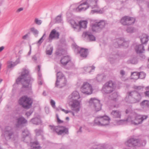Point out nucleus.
I'll list each match as a JSON object with an SVG mask.
<instances>
[{
    "label": "nucleus",
    "instance_id": "f257e3e1",
    "mask_svg": "<svg viewBox=\"0 0 149 149\" xmlns=\"http://www.w3.org/2000/svg\"><path fill=\"white\" fill-rule=\"evenodd\" d=\"M98 0H89L88 2L85 1L81 4L77 8L74 9V10L76 12H80L84 11L91 7V8H97L91 10V13L94 14L95 13L99 14L103 13L104 11L103 9L100 8L97 4Z\"/></svg>",
    "mask_w": 149,
    "mask_h": 149
},
{
    "label": "nucleus",
    "instance_id": "f03ea898",
    "mask_svg": "<svg viewBox=\"0 0 149 149\" xmlns=\"http://www.w3.org/2000/svg\"><path fill=\"white\" fill-rule=\"evenodd\" d=\"M28 70L24 68L22 69L21 74L16 80V83L18 84L20 82L22 85V89L24 90L31 89V83L33 81Z\"/></svg>",
    "mask_w": 149,
    "mask_h": 149
},
{
    "label": "nucleus",
    "instance_id": "7ed1b4c3",
    "mask_svg": "<svg viewBox=\"0 0 149 149\" xmlns=\"http://www.w3.org/2000/svg\"><path fill=\"white\" fill-rule=\"evenodd\" d=\"M80 98L79 93L76 91H74L68 97V101L72 111L78 112L80 110V102L78 100Z\"/></svg>",
    "mask_w": 149,
    "mask_h": 149
},
{
    "label": "nucleus",
    "instance_id": "20e7f679",
    "mask_svg": "<svg viewBox=\"0 0 149 149\" xmlns=\"http://www.w3.org/2000/svg\"><path fill=\"white\" fill-rule=\"evenodd\" d=\"M141 99L140 94L136 91L128 92L125 98L126 102L131 104L139 102Z\"/></svg>",
    "mask_w": 149,
    "mask_h": 149
},
{
    "label": "nucleus",
    "instance_id": "39448f33",
    "mask_svg": "<svg viewBox=\"0 0 149 149\" xmlns=\"http://www.w3.org/2000/svg\"><path fill=\"white\" fill-rule=\"evenodd\" d=\"M2 136L6 141L15 140V136L13 129L10 126H6L3 130Z\"/></svg>",
    "mask_w": 149,
    "mask_h": 149
},
{
    "label": "nucleus",
    "instance_id": "423d86ee",
    "mask_svg": "<svg viewBox=\"0 0 149 149\" xmlns=\"http://www.w3.org/2000/svg\"><path fill=\"white\" fill-rule=\"evenodd\" d=\"M109 118L106 116H99L95 118L94 121V125L104 126L109 123Z\"/></svg>",
    "mask_w": 149,
    "mask_h": 149
},
{
    "label": "nucleus",
    "instance_id": "0eeeda50",
    "mask_svg": "<svg viewBox=\"0 0 149 149\" xmlns=\"http://www.w3.org/2000/svg\"><path fill=\"white\" fill-rule=\"evenodd\" d=\"M147 117V116L140 115L134 113L133 114L131 118L129 117L126 120L129 121L130 119H131V123L135 125H137L141 123L143 121L146 119Z\"/></svg>",
    "mask_w": 149,
    "mask_h": 149
},
{
    "label": "nucleus",
    "instance_id": "6e6552de",
    "mask_svg": "<svg viewBox=\"0 0 149 149\" xmlns=\"http://www.w3.org/2000/svg\"><path fill=\"white\" fill-rule=\"evenodd\" d=\"M67 80L64 75L61 72H58L56 74V80L55 86L62 88L66 85Z\"/></svg>",
    "mask_w": 149,
    "mask_h": 149
},
{
    "label": "nucleus",
    "instance_id": "1a4fd4ad",
    "mask_svg": "<svg viewBox=\"0 0 149 149\" xmlns=\"http://www.w3.org/2000/svg\"><path fill=\"white\" fill-rule=\"evenodd\" d=\"M70 22L72 26L77 31H79L81 28H86L88 23L86 20L80 21L77 23L73 20H70Z\"/></svg>",
    "mask_w": 149,
    "mask_h": 149
},
{
    "label": "nucleus",
    "instance_id": "9d476101",
    "mask_svg": "<svg viewBox=\"0 0 149 149\" xmlns=\"http://www.w3.org/2000/svg\"><path fill=\"white\" fill-rule=\"evenodd\" d=\"M19 102L24 108L28 109L31 107L32 101L30 97L26 96H23L20 99Z\"/></svg>",
    "mask_w": 149,
    "mask_h": 149
},
{
    "label": "nucleus",
    "instance_id": "9b49d317",
    "mask_svg": "<svg viewBox=\"0 0 149 149\" xmlns=\"http://www.w3.org/2000/svg\"><path fill=\"white\" fill-rule=\"evenodd\" d=\"M89 105L93 107L96 111H100L101 109L102 105L100 101L95 98H91L89 101Z\"/></svg>",
    "mask_w": 149,
    "mask_h": 149
},
{
    "label": "nucleus",
    "instance_id": "f8f14e48",
    "mask_svg": "<svg viewBox=\"0 0 149 149\" xmlns=\"http://www.w3.org/2000/svg\"><path fill=\"white\" fill-rule=\"evenodd\" d=\"M81 91L84 94L90 95L92 93L93 91L92 86L87 82H84L81 88Z\"/></svg>",
    "mask_w": 149,
    "mask_h": 149
},
{
    "label": "nucleus",
    "instance_id": "ddd939ff",
    "mask_svg": "<svg viewBox=\"0 0 149 149\" xmlns=\"http://www.w3.org/2000/svg\"><path fill=\"white\" fill-rule=\"evenodd\" d=\"M135 21V19L132 17L125 16L122 17L120 22L124 26H129L134 24Z\"/></svg>",
    "mask_w": 149,
    "mask_h": 149
},
{
    "label": "nucleus",
    "instance_id": "4468645a",
    "mask_svg": "<svg viewBox=\"0 0 149 149\" xmlns=\"http://www.w3.org/2000/svg\"><path fill=\"white\" fill-rule=\"evenodd\" d=\"M105 24V21L103 20L96 22L92 24V30L94 31L98 32L104 27Z\"/></svg>",
    "mask_w": 149,
    "mask_h": 149
},
{
    "label": "nucleus",
    "instance_id": "2eb2a0df",
    "mask_svg": "<svg viewBox=\"0 0 149 149\" xmlns=\"http://www.w3.org/2000/svg\"><path fill=\"white\" fill-rule=\"evenodd\" d=\"M72 46L75 47L76 49H77V54H79L81 57L85 58L87 57L88 53L87 49L79 47L75 44H72Z\"/></svg>",
    "mask_w": 149,
    "mask_h": 149
},
{
    "label": "nucleus",
    "instance_id": "dca6fc26",
    "mask_svg": "<svg viewBox=\"0 0 149 149\" xmlns=\"http://www.w3.org/2000/svg\"><path fill=\"white\" fill-rule=\"evenodd\" d=\"M140 139H136L134 137H131L129 139L125 142L126 146L128 147H134L138 146L140 145Z\"/></svg>",
    "mask_w": 149,
    "mask_h": 149
},
{
    "label": "nucleus",
    "instance_id": "f3484780",
    "mask_svg": "<svg viewBox=\"0 0 149 149\" xmlns=\"http://www.w3.org/2000/svg\"><path fill=\"white\" fill-rule=\"evenodd\" d=\"M128 44L129 42L125 41L123 38H119L116 40V42L114 44V46L116 48H118L121 46L127 47Z\"/></svg>",
    "mask_w": 149,
    "mask_h": 149
},
{
    "label": "nucleus",
    "instance_id": "a211bd4d",
    "mask_svg": "<svg viewBox=\"0 0 149 149\" xmlns=\"http://www.w3.org/2000/svg\"><path fill=\"white\" fill-rule=\"evenodd\" d=\"M27 123V120L26 119L22 116H21L16 119V126L17 127H22Z\"/></svg>",
    "mask_w": 149,
    "mask_h": 149
},
{
    "label": "nucleus",
    "instance_id": "6ab92c4d",
    "mask_svg": "<svg viewBox=\"0 0 149 149\" xmlns=\"http://www.w3.org/2000/svg\"><path fill=\"white\" fill-rule=\"evenodd\" d=\"M69 129L65 126H58L57 134L58 135H68L69 134Z\"/></svg>",
    "mask_w": 149,
    "mask_h": 149
},
{
    "label": "nucleus",
    "instance_id": "aec40b11",
    "mask_svg": "<svg viewBox=\"0 0 149 149\" xmlns=\"http://www.w3.org/2000/svg\"><path fill=\"white\" fill-rule=\"evenodd\" d=\"M59 33L55 29H53L49 34V39H52L54 38L58 39L59 38Z\"/></svg>",
    "mask_w": 149,
    "mask_h": 149
},
{
    "label": "nucleus",
    "instance_id": "412c9836",
    "mask_svg": "<svg viewBox=\"0 0 149 149\" xmlns=\"http://www.w3.org/2000/svg\"><path fill=\"white\" fill-rule=\"evenodd\" d=\"M86 37L88 39L91 41H93L95 40V37L92 35L90 32L87 31L83 33Z\"/></svg>",
    "mask_w": 149,
    "mask_h": 149
},
{
    "label": "nucleus",
    "instance_id": "4be33fe9",
    "mask_svg": "<svg viewBox=\"0 0 149 149\" xmlns=\"http://www.w3.org/2000/svg\"><path fill=\"white\" fill-rule=\"evenodd\" d=\"M70 57L68 56H65L62 58L60 62L63 65L65 66L68 63L70 60Z\"/></svg>",
    "mask_w": 149,
    "mask_h": 149
},
{
    "label": "nucleus",
    "instance_id": "5701e85b",
    "mask_svg": "<svg viewBox=\"0 0 149 149\" xmlns=\"http://www.w3.org/2000/svg\"><path fill=\"white\" fill-rule=\"evenodd\" d=\"M135 49L136 53L137 54L142 53L144 51V46L141 44L136 45L135 48Z\"/></svg>",
    "mask_w": 149,
    "mask_h": 149
},
{
    "label": "nucleus",
    "instance_id": "b1692460",
    "mask_svg": "<svg viewBox=\"0 0 149 149\" xmlns=\"http://www.w3.org/2000/svg\"><path fill=\"white\" fill-rule=\"evenodd\" d=\"M111 115L114 118H120L121 113L118 110H113L111 113Z\"/></svg>",
    "mask_w": 149,
    "mask_h": 149
},
{
    "label": "nucleus",
    "instance_id": "393cba45",
    "mask_svg": "<svg viewBox=\"0 0 149 149\" xmlns=\"http://www.w3.org/2000/svg\"><path fill=\"white\" fill-rule=\"evenodd\" d=\"M31 149H41V147L39 145L38 141L33 142H31Z\"/></svg>",
    "mask_w": 149,
    "mask_h": 149
},
{
    "label": "nucleus",
    "instance_id": "a878e982",
    "mask_svg": "<svg viewBox=\"0 0 149 149\" xmlns=\"http://www.w3.org/2000/svg\"><path fill=\"white\" fill-rule=\"evenodd\" d=\"M140 40L143 44H146L148 41V36L146 34H143L140 38Z\"/></svg>",
    "mask_w": 149,
    "mask_h": 149
},
{
    "label": "nucleus",
    "instance_id": "bb28decb",
    "mask_svg": "<svg viewBox=\"0 0 149 149\" xmlns=\"http://www.w3.org/2000/svg\"><path fill=\"white\" fill-rule=\"evenodd\" d=\"M20 62V60L19 58L17 59L15 62H12L11 61L9 62L8 63V67L9 68H11L16 65Z\"/></svg>",
    "mask_w": 149,
    "mask_h": 149
},
{
    "label": "nucleus",
    "instance_id": "cd10ccee",
    "mask_svg": "<svg viewBox=\"0 0 149 149\" xmlns=\"http://www.w3.org/2000/svg\"><path fill=\"white\" fill-rule=\"evenodd\" d=\"M30 122L33 124L36 125H38L41 123V120L40 118L36 117L32 119Z\"/></svg>",
    "mask_w": 149,
    "mask_h": 149
},
{
    "label": "nucleus",
    "instance_id": "c85d7f7f",
    "mask_svg": "<svg viewBox=\"0 0 149 149\" xmlns=\"http://www.w3.org/2000/svg\"><path fill=\"white\" fill-rule=\"evenodd\" d=\"M103 91L106 93L109 94L110 93L112 92L114 90V88L108 87L107 86L106 87H103Z\"/></svg>",
    "mask_w": 149,
    "mask_h": 149
},
{
    "label": "nucleus",
    "instance_id": "c756f323",
    "mask_svg": "<svg viewBox=\"0 0 149 149\" xmlns=\"http://www.w3.org/2000/svg\"><path fill=\"white\" fill-rule=\"evenodd\" d=\"M110 146L108 145L104 144H100L98 145L97 146L93 149H108Z\"/></svg>",
    "mask_w": 149,
    "mask_h": 149
},
{
    "label": "nucleus",
    "instance_id": "7c9ffc66",
    "mask_svg": "<svg viewBox=\"0 0 149 149\" xmlns=\"http://www.w3.org/2000/svg\"><path fill=\"white\" fill-rule=\"evenodd\" d=\"M49 127L52 132H56L57 134L58 126H55L54 125H49Z\"/></svg>",
    "mask_w": 149,
    "mask_h": 149
},
{
    "label": "nucleus",
    "instance_id": "2f4dec72",
    "mask_svg": "<svg viewBox=\"0 0 149 149\" xmlns=\"http://www.w3.org/2000/svg\"><path fill=\"white\" fill-rule=\"evenodd\" d=\"M127 62L129 64H136L137 63L138 61L136 57H133L128 60Z\"/></svg>",
    "mask_w": 149,
    "mask_h": 149
},
{
    "label": "nucleus",
    "instance_id": "473e14b6",
    "mask_svg": "<svg viewBox=\"0 0 149 149\" xmlns=\"http://www.w3.org/2000/svg\"><path fill=\"white\" fill-rule=\"evenodd\" d=\"M22 140L23 141L26 143H28L29 142H30L31 143V135H29V136H22Z\"/></svg>",
    "mask_w": 149,
    "mask_h": 149
},
{
    "label": "nucleus",
    "instance_id": "72a5a7b5",
    "mask_svg": "<svg viewBox=\"0 0 149 149\" xmlns=\"http://www.w3.org/2000/svg\"><path fill=\"white\" fill-rule=\"evenodd\" d=\"M114 84L113 82L111 81H110L107 83L103 86V87H106L107 86L108 87L110 88H114Z\"/></svg>",
    "mask_w": 149,
    "mask_h": 149
},
{
    "label": "nucleus",
    "instance_id": "f704fd0d",
    "mask_svg": "<svg viewBox=\"0 0 149 149\" xmlns=\"http://www.w3.org/2000/svg\"><path fill=\"white\" fill-rule=\"evenodd\" d=\"M95 69V67L93 66H88L84 67V69L86 72L90 73L92 70H94Z\"/></svg>",
    "mask_w": 149,
    "mask_h": 149
},
{
    "label": "nucleus",
    "instance_id": "c9c22d12",
    "mask_svg": "<svg viewBox=\"0 0 149 149\" xmlns=\"http://www.w3.org/2000/svg\"><path fill=\"white\" fill-rule=\"evenodd\" d=\"M30 134L29 131L27 129H24L22 132V136L24 137L30 135Z\"/></svg>",
    "mask_w": 149,
    "mask_h": 149
},
{
    "label": "nucleus",
    "instance_id": "e433bc0d",
    "mask_svg": "<svg viewBox=\"0 0 149 149\" xmlns=\"http://www.w3.org/2000/svg\"><path fill=\"white\" fill-rule=\"evenodd\" d=\"M118 96V93L116 92H113L111 96V99L114 100H116Z\"/></svg>",
    "mask_w": 149,
    "mask_h": 149
},
{
    "label": "nucleus",
    "instance_id": "4c0bfd02",
    "mask_svg": "<svg viewBox=\"0 0 149 149\" xmlns=\"http://www.w3.org/2000/svg\"><path fill=\"white\" fill-rule=\"evenodd\" d=\"M139 76L138 77H137L136 78V79H139L140 78L141 79H143L144 78L146 77V74H145L143 72H139Z\"/></svg>",
    "mask_w": 149,
    "mask_h": 149
},
{
    "label": "nucleus",
    "instance_id": "58836bf2",
    "mask_svg": "<svg viewBox=\"0 0 149 149\" xmlns=\"http://www.w3.org/2000/svg\"><path fill=\"white\" fill-rule=\"evenodd\" d=\"M104 75L102 74H99L97 75L96 77V79L98 81L100 82L102 81L104 78Z\"/></svg>",
    "mask_w": 149,
    "mask_h": 149
},
{
    "label": "nucleus",
    "instance_id": "ea45409f",
    "mask_svg": "<svg viewBox=\"0 0 149 149\" xmlns=\"http://www.w3.org/2000/svg\"><path fill=\"white\" fill-rule=\"evenodd\" d=\"M126 31L128 33H132L135 31V29L132 27H129L127 28Z\"/></svg>",
    "mask_w": 149,
    "mask_h": 149
},
{
    "label": "nucleus",
    "instance_id": "a19ab883",
    "mask_svg": "<svg viewBox=\"0 0 149 149\" xmlns=\"http://www.w3.org/2000/svg\"><path fill=\"white\" fill-rule=\"evenodd\" d=\"M45 36V34L44 33L42 37L37 42V44L38 46H40L44 40L43 37Z\"/></svg>",
    "mask_w": 149,
    "mask_h": 149
},
{
    "label": "nucleus",
    "instance_id": "79ce46f5",
    "mask_svg": "<svg viewBox=\"0 0 149 149\" xmlns=\"http://www.w3.org/2000/svg\"><path fill=\"white\" fill-rule=\"evenodd\" d=\"M139 72H135L132 73L131 74V76L132 78L135 80H136L138 79H136L135 78H136L137 77L139 76Z\"/></svg>",
    "mask_w": 149,
    "mask_h": 149
},
{
    "label": "nucleus",
    "instance_id": "37998d69",
    "mask_svg": "<svg viewBox=\"0 0 149 149\" xmlns=\"http://www.w3.org/2000/svg\"><path fill=\"white\" fill-rule=\"evenodd\" d=\"M67 66V68L68 69H69L70 68H71L73 67L74 66V63L71 61V60L70 61L68 62V63L66 65Z\"/></svg>",
    "mask_w": 149,
    "mask_h": 149
},
{
    "label": "nucleus",
    "instance_id": "c03bdc74",
    "mask_svg": "<svg viewBox=\"0 0 149 149\" xmlns=\"http://www.w3.org/2000/svg\"><path fill=\"white\" fill-rule=\"evenodd\" d=\"M141 105H145L149 107V101L144 100L141 103Z\"/></svg>",
    "mask_w": 149,
    "mask_h": 149
},
{
    "label": "nucleus",
    "instance_id": "a18cd8bd",
    "mask_svg": "<svg viewBox=\"0 0 149 149\" xmlns=\"http://www.w3.org/2000/svg\"><path fill=\"white\" fill-rule=\"evenodd\" d=\"M30 30L31 31L33 32L34 35H37L38 34V31L37 29H36L34 28H31Z\"/></svg>",
    "mask_w": 149,
    "mask_h": 149
},
{
    "label": "nucleus",
    "instance_id": "49530a36",
    "mask_svg": "<svg viewBox=\"0 0 149 149\" xmlns=\"http://www.w3.org/2000/svg\"><path fill=\"white\" fill-rule=\"evenodd\" d=\"M61 15H58L56 18L55 20L57 23H59L61 22L62 19L61 18Z\"/></svg>",
    "mask_w": 149,
    "mask_h": 149
},
{
    "label": "nucleus",
    "instance_id": "de8ad7c7",
    "mask_svg": "<svg viewBox=\"0 0 149 149\" xmlns=\"http://www.w3.org/2000/svg\"><path fill=\"white\" fill-rule=\"evenodd\" d=\"M61 110L63 111L64 112H65V113H71L73 116H74V112L73 111V112H72V111H68V110H66L64 109H61Z\"/></svg>",
    "mask_w": 149,
    "mask_h": 149
},
{
    "label": "nucleus",
    "instance_id": "09e8293b",
    "mask_svg": "<svg viewBox=\"0 0 149 149\" xmlns=\"http://www.w3.org/2000/svg\"><path fill=\"white\" fill-rule=\"evenodd\" d=\"M35 23L38 25H40L42 23V21L38 19V18H36L34 20Z\"/></svg>",
    "mask_w": 149,
    "mask_h": 149
},
{
    "label": "nucleus",
    "instance_id": "8fccbe9b",
    "mask_svg": "<svg viewBox=\"0 0 149 149\" xmlns=\"http://www.w3.org/2000/svg\"><path fill=\"white\" fill-rule=\"evenodd\" d=\"M35 132L37 136H39L40 135L42 130L41 129H36L35 130Z\"/></svg>",
    "mask_w": 149,
    "mask_h": 149
},
{
    "label": "nucleus",
    "instance_id": "3c124183",
    "mask_svg": "<svg viewBox=\"0 0 149 149\" xmlns=\"http://www.w3.org/2000/svg\"><path fill=\"white\" fill-rule=\"evenodd\" d=\"M140 145L138 146H144L146 143V141L145 140H141L140 142Z\"/></svg>",
    "mask_w": 149,
    "mask_h": 149
},
{
    "label": "nucleus",
    "instance_id": "603ef678",
    "mask_svg": "<svg viewBox=\"0 0 149 149\" xmlns=\"http://www.w3.org/2000/svg\"><path fill=\"white\" fill-rule=\"evenodd\" d=\"M53 48L52 47H50V49L46 51V54L49 55H51L52 53Z\"/></svg>",
    "mask_w": 149,
    "mask_h": 149
},
{
    "label": "nucleus",
    "instance_id": "864d4df0",
    "mask_svg": "<svg viewBox=\"0 0 149 149\" xmlns=\"http://www.w3.org/2000/svg\"><path fill=\"white\" fill-rule=\"evenodd\" d=\"M32 112H33L31 111H27L25 115L26 116L28 117L29 116L31 115L32 113Z\"/></svg>",
    "mask_w": 149,
    "mask_h": 149
},
{
    "label": "nucleus",
    "instance_id": "5fc2aeb1",
    "mask_svg": "<svg viewBox=\"0 0 149 149\" xmlns=\"http://www.w3.org/2000/svg\"><path fill=\"white\" fill-rule=\"evenodd\" d=\"M50 103H51V104L52 106L53 107H54L55 106V101L54 100H51Z\"/></svg>",
    "mask_w": 149,
    "mask_h": 149
},
{
    "label": "nucleus",
    "instance_id": "6e6d98bb",
    "mask_svg": "<svg viewBox=\"0 0 149 149\" xmlns=\"http://www.w3.org/2000/svg\"><path fill=\"white\" fill-rule=\"evenodd\" d=\"M134 88L136 89L141 90L143 88V87L141 86H134Z\"/></svg>",
    "mask_w": 149,
    "mask_h": 149
},
{
    "label": "nucleus",
    "instance_id": "4d7b16f0",
    "mask_svg": "<svg viewBox=\"0 0 149 149\" xmlns=\"http://www.w3.org/2000/svg\"><path fill=\"white\" fill-rule=\"evenodd\" d=\"M126 121L125 120H120L118 122V124L121 125L123 124Z\"/></svg>",
    "mask_w": 149,
    "mask_h": 149
},
{
    "label": "nucleus",
    "instance_id": "13d9d810",
    "mask_svg": "<svg viewBox=\"0 0 149 149\" xmlns=\"http://www.w3.org/2000/svg\"><path fill=\"white\" fill-rule=\"evenodd\" d=\"M57 118V120L58 123H61L63 122V121L60 120L58 118V115L56 116Z\"/></svg>",
    "mask_w": 149,
    "mask_h": 149
},
{
    "label": "nucleus",
    "instance_id": "bf43d9fd",
    "mask_svg": "<svg viewBox=\"0 0 149 149\" xmlns=\"http://www.w3.org/2000/svg\"><path fill=\"white\" fill-rule=\"evenodd\" d=\"M125 72L123 70H121L120 71V74L122 76H123L125 74Z\"/></svg>",
    "mask_w": 149,
    "mask_h": 149
},
{
    "label": "nucleus",
    "instance_id": "052dcab7",
    "mask_svg": "<svg viewBox=\"0 0 149 149\" xmlns=\"http://www.w3.org/2000/svg\"><path fill=\"white\" fill-rule=\"evenodd\" d=\"M139 6V8H140V11H141V12H143L144 11V9L142 7V6L140 4H138Z\"/></svg>",
    "mask_w": 149,
    "mask_h": 149
},
{
    "label": "nucleus",
    "instance_id": "680f3d73",
    "mask_svg": "<svg viewBox=\"0 0 149 149\" xmlns=\"http://www.w3.org/2000/svg\"><path fill=\"white\" fill-rule=\"evenodd\" d=\"M23 10V8H20L18 9L16 11L17 13H19L20 11H22Z\"/></svg>",
    "mask_w": 149,
    "mask_h": 149
},
{
    "label": "nucleus",
    "instance_id": "e2e57ef3",
    "mask_svg": "<svg viewBox=\"0 0 149 149\" xmlns=\"http://www.w3.org/2000/svg\"><path fill=\"white\" fill-rule=\"evenodd\" d=\"M143 0H136V3L137 4H139L142 2Z\"/></svg>",
    "mask_w": 149,
    "mask_h": 149
},
{
    "label": "nucleus",
    "instance_id": "0e129e2a",
    "mask_svg": "<svg viewBox=\"0 0 149 149\" xmlns=\"http://www.w3.org/2000/svg\"><path fill=\"white\" fill-rule=\"evenodd\" d=\"M145 94L146 96L149 97V91H146L145 92Z\"/></svg>",
    "mask_w": 149,
    "mask_h": 149
},
{
    "label": "nucleus",
    "instance_id": "69168bd1",
    "mask_svg": "<svg viewBox=\"0 0 149 149\" xmlns=\"http://www.w3.org/2000/svg\"><path fill=\"white\" fill-rule=\"evenodd\" d=\"M28 34H26L23 36L22 38L24 39H25L28 37Z\"/></svg>",
    "mask_w": 149,
    "mask_h": 149
},
{
    "label": "nucleus",
    "instance_id": "338daca9",
    "mask_svg": "<svg viewBox=\"0 0 149 149\" xmlns=\"http://www.w3.org/2000/svg\"><path fill=\"white\" fill-rule=\"evenodd\" d=\"M37 70L38 72H40V65H38L37 66Z\"/></svg>",
    "mask_w": 149,
    "mask_h": 149
},
{
    "label": "nucleus",
    "instance_id": "774afa93",
    "mask_svg": "<svg viewBox=\"0 0 149 149\" xmlns=\"http://www.w3.org/2000/svg\"><path fill=\"white\" fill-rule=\"evenodd\" d=\"M32 59L33 60H34V61H36L37 60V58H36V56H34L33 57Z\"/></svg>",
    "mask_w": 149,
    "mask_h": 149
}]
</instances>
